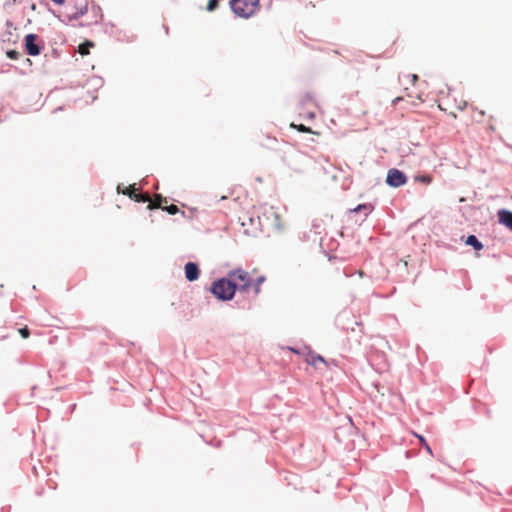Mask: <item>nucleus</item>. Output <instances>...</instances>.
<instances>
[{"instance_id": "5", "label": "nucleus", "mask_w": 512, "mask_h": 512, "mask_svg": "<svg viewBox=\"0 0 512 512\" xmlns=\"http://www.w3.org/2000/svg\"><path fill=\"white\" fill-rule=\"evenodd\" d=\"M37 36L34 34H28L25 37V46L27 53L31 56L39 55L41 52L40 46L36 43Z\"/></svg>"}, {"instance_id": "25", "label": "nucleus", "mask_w": 512, "mask_h": 512, "mask_svg": "<svg viewBox=\"0 0 512 512\" xmlns=\"http://www.w3.org/2000/svg\"><path fill=\"white\" fill-rule=\"evenodd\" d=\"M466 105H467L466 101H465V100H463V99H460V100L456 103V105H455V109H456L457 111H462V110H464V109H465Z\"/></svg>"}, {"instance_id": "2", "label": "nucleus", "mask_w": 512, "mask_h": 512, "mask_svg": "<svg viewBox=\"0 0 512 512\" xmlns=\"http://www.w3.org/2000/svg\"><path fill=\"white\" fill-rule=\"evenodd\" d=\"M210 291L216 298L223 301L231 300L236 292L234 282L228 275L226 278L215 281Z\"/></svg>"}, {"instance_id": "14", "label": "nucleus", "mask_w": 512, "mask_h": 512, "mask_svg": "<svg viewBox=\"0 0 512 512\" xmlns=\"http://www.w3.org/2000/svg\"><path fill=\"white\" fill-rule=\"evenodd\" d=\"M94 44L90 41H86L84 43H82L81 45H79L78 47V52L82 55V56H86L90 53L89 49L91 47H93Z\"/></svg>"}, {"instance_id": "16", "label": "nucleus", "mask_w": 512, "mask_h": 512, "mask_svg": "<svg viewBox=\"0 0 512 512\" xmlns=\"http://www.w3.org/2000/svg\"><path fill=\"white\" fill-rule=\"evenodd\" d=\"M133 200H135L136 202H142V203L148 202V204H150V202H151V198L148 193H137L136 192Z\"/></svg>"}, {"instance_id": "13", "label": "nucleus", "mask_w": 512, "mask_h": 512, "mask_svg": "<svg viewBox=\"0 0 512 512\" xmlns=\"http://www.w3.org/2000/svg\"><path fill=\"white\" fill-rule=\"evenodd\" d=\"M466 244L470 245V246H473V248L475 250H477V251L483 249V244L474 235H470V236L467 237Z\"/></svg>"}, {"instance_id": "12", "label": "nucleus", "mask_w": 512, "mask_h": 512, "mask_svg": "<svg viewBox=\"0 0 512 512\" xmlns=\"http://www.w3.org/2000/svg\"><path fill=\"white\" fill-rule=\"evenodd\" d=\"M136 188H135V185H130L128 187H125L122 189L121 185H118L117 186V191L118 193H122L124 195H127L128 197H130L131 199H134V196H135V193H136Z\"/></svg>"}, {"instance_id": "18", "label": "nucleus", "mask_w": 512, "mask_h": 512, "mask_svg": "<svg viewBox=\"0 0 512 512\" xmlns=\"http://www.w3.org/2000/svg\"><path fill=\"white\" fill-rule=\"evenodd\" d=\"M473 111H474V115L472 116L473 119L477 122H481L486 115L485 111L480 110L478 108H474Z\"/></svg>"}, {"instance_id": "23", "label": "nucleus", "mask_w": 512, "mask_h": 512, "mask_svg": "<svg viewBox=\"0 0 512 512\" xmlns=\"http://www.w3.org/2000/svg\"><path fill=\"white\" fill-rule=\"evenodd\" d=\"M163 210L167 211V212H168L169 214H171V215H175L176 213H178V212H179L178 207H177L176 205H174V204H171V205H169V206H165V207L163 208Z\"/></svg>"}, {"instance_id": "3", "label": "nucleus", "mask_w": 512, "mask_h": 512, "mask_svg": "<svg viewBox=\"0 0 512 512\" xmlns=\"http://www.w3.org/2000/svg\"><path fill=\"white\" fill-rule=\"evenodd\" d=\"M228 276L234 282L235 290L246 292L251 287L252 280L249 273L241 268L230 271Z\"/></svg>"}, {"instance_id": "7", "label": "nucleus", "mask_w": 512, "mask_h": 512, "mask_svg": "<svg viewBox=\"0 0 512 512\" xmlns=\"http://www.w3.org/2000/svg\"><path fill=\"white\" fill-rule=\"evenodd\" d=\"M185 277L189 281H195L199 277V268L196 263L188 262L185 265Z\"/></svg>"}, {"instance_id": "4", "label": "nucleus", "mask_w": 512, "mask_h": 512, "mask_svg": "<svg viewBox=\"0 0 512 512\" xmlns=\"http://www.w3.org/2000/svg\"><path fill=\"white\" fill-rule=\"evenodd\" d=\"M407 181L406 175L398 169H390L387 174L386 182L389 186L400 187Z\"/></svg>"}, {"instance_id": "21", "label": "nucleus", "mask_w": 512, "mask_h": 512, "mask_svg": "<svg viewBox=\"0 0 512 512\" xmlns=\"http://www.w3.org/2000/svg\"><path fill=\"white\" fill-rule=\"evenodd\" d=\"M414 435L419 439V442L427 450V452L429 454H432V450H431L430 446L428 445V443L426 442L425 438L423 436H421V435L416 434V433H414Z\"/></svg>"}, {"instance_id": "10", "label": "nucleus", "mask_w": 512, "mask_h": 512, "mask_svg": "<svg viewBox=\"0 0 512 512\" xmlns=\"http://www.w3.org/2000/svg\"><path fill=\"white\" fill-rule=\"evenodd\" d=\"M276 142H277V139L275 137H270L268 135H264L259 139L258 144L262 148L270 149L272 147V145L275 144Z\"/></svg>"}, {"instance_id": "1", "label": "nucleus", "mask_w": 512, "mask_h": 512, "mask_svg": "<svg viewBox=\"0 0 512 512\" xmlns=\"http://www.w3.org/2000/svg\"><path fill=\"white\" fill-rule=\"evenodd\" d=\"M230 7L234 14L241 18H250L260 8L259 0H230Z\"/></svg>"}, {"instance_id": "6", "label": "nucleus", "mask_w": 512, "mask_h": 512, "mask_svg": "<svg viewBox=\"0 0 512 512\" xmlns=\"http://www.w3.org/2000/svg\"><path fill=\"white\" fill-rule=\"evenodd\" d=\"M305 362L316 369H320L321 366H324V367L328 366L327 362L324 360V358L321 355L316 354L312 351H309L305 355Z\"/></svg>"}, {"instance_id": "27", "label": "nucleus", "mask_w": 512, "mask_h": 512, "mask_svg": "<svg viewBox=\"0 0 512 512\" xmlns=\"http://www.w3.org/2000/svg\"><path fill=\"white\" fill-rule=\"evenodd\" d=\"M407 77H409L411 79L413 84L418 80V76L416 74H411V75H408Z\"/></svg>"}, {"instance_id": "22", "label": "nucleus", "mask_w": 512, "mask_h": 512, "mask_svg": "<svg viewBox=\"0 0 512 512\" xmlns=\"http://www.w3.org/2000/svg\"><path fill=\"white\" fill-rule=\"evenodd\" d=\"M218 5V0H209L206 9L207 11L212 12L218 8Z\"/></svg>"}, {"instance_id": "19", "label": "nucleus", "mask_w": 512, "mask_h": 512, "mask_svg": "<svg viewBox=\"0 0 512 512\" xmlns=\"http://www.w3.org/2000/svg\"><path fill=\"white\" fill-rule=\"evenodd\" d=\"M290 126L292 128L297 129L299 132H302V133H313V131L311 130L310 127H307V126H305L303 124L296 125L294 123H291Z\"/></svg>"}, {"instance_id": "8", "label": "nucleus", "mask_w": 512, "mask_h": 512, "mask_svg": "<svg viewBox=\"0 0 512 512\" xmlns=\"http://www.w3.org/2000/svg\"><path fill=\"white\" fill-rule=\"evenodd\" d=\"M497 215L499 223L512 231V212L505 209H501L498 211Z\"/></svg>"}, {"instance_id": "11", "label": "nucleus", "mask_w": 512, "mask_h": 512, "mask_svg": "<svg viewBox=\"0 0 512 512\" xmlns=\"http://www.w3.org/2000/svg\"><path fill=\"white\" fill-rule=\"evenodd\" d=\"M449 100H450V97L447 98V101L444 102L443 104H438V108L441 110V111H444V112H448V114L453 117V118H456L457 117V113H456V109H453L450 105H449Z\"/></svg>"}, {"instance_id": "17", "label": "nucleus", "mask_w": 512, "mask_h": 512, "mask_svg": "<svg viewBox=\"0 0 512 512\" xmlns=\"http://www.w3.org/2000/svg\"><path fill=\"white\" fill-rule=\"evenodd\" d=\"M371 210H372L371 205H369V204H360L356 208H354L352 210V212L358 213V212L364 211L365 214L367 215L368 213L371 212Z\"/></svg>"}, {"instance_id": "29", "label": "nucleus", "mask_w": 512, "mask_h": 512, "mask_svg": "<svg viewBox=\"0 0 512 512\" xmlns=\"http://www.w3.org/2000/svg\"><path fill=\"white\" fill-rule=\"evenodd\" d=\"M402 98L401 97H396L394 100H393V104H396L398 101H400Z\"/></svg>"}, {"instance_id": "26", "label": "nucleus", "mask_w": 512, "mask_h": 512, "mask_svg": "<svg viewBox=\"0 0 512 512\" xmlns=\"http://www.w3.org/2000/svg\"><path fill=\"white\" fill-rule=\"evenodd\" d=\"M19 333L23 338H28L30 336V331L27 326L20 328Z\"/></svg>"}, {"instance_id": "20", "label": "nucleus", "mask_w": 512, "mask_h": 512, "mask_svg": "<svg viewBox=\"0 0 512 512\" xmlns=\"http://www.w3.org/2000/svg\"><path fill=\"white\" fill-rule=\"evenodd\" d=\"M415 180L417 182L428 185L432 182V177L430 175H418L415 177Z\"/></svg>"}, {"instance_id": "24", "label": "nucleus", "mask_w": 512, "mask_h": 512, "mask_svg": "<svg viewBox=\"0 0 512 512\" xmlns=\"http://www.w3.org/2000/svg\"><path fill=\"white\" fill-rule=\"evenodd\" d=\"M6 55L8 58H10L12 60H17L20 56V53L15 50H9V51H7Z\"/></svg>"}, {"instance_id": "9", "label": "nucleus", "mask_w": 512, "mask_h": 512, "mask_svg": "<svg viewBox=\"0 0 512 512\" xmlns=\"http://www.w3.org/2000/svg\"><path fill=\"white\" fill-rule=\"evenodd\" d=\"M167 203V199L160 194L155 195V199L148 204V209L161 208L163 209L165 206L163 204Z\"/></svg>"}, {"instance_id": "30", "label": "nucleus", "mask_w": 512, "mask_h": 512, "mask_svg": "<svg viewBox=\"0 0 512 512\" xmlns=\"http://www.w3.org/2000/svg\"><path fill=\"white\" fill-rule=\"evenodd\" d=\"M309 117L310 118H314V114L313 113H309Z\"/></svg>"}, {"instance_id": "15", "label": "nucleus", "mask_w": 512, "mask_h": 512, "mask_svg": "<svg viewBox=\"0 0 512 512\" xmlns=\"http://www.w3.org/2000/svg\"><path fill=\"white\" fill-rule=\"evenodd\" d=\"M266 280L264 276L258 277L254 282H252L251 286L254 289V294L257 296L261 292V285Z\"/></svg>"}, {"instance_id": "28", "label": "nucleus", "mask_w": 512, "mask_h": 512, "mask_svg": "<svg viewBox=\"0 0 512 512\" xmlns=\"http://www.w3.org/2000/svg\"><path fill=\"white\" fill-rule=\"evenodd\" d=\"M51 1L54 2L55 4L61 5L64 3L65 0H51Z\"/></svg>"}]
</instances>
